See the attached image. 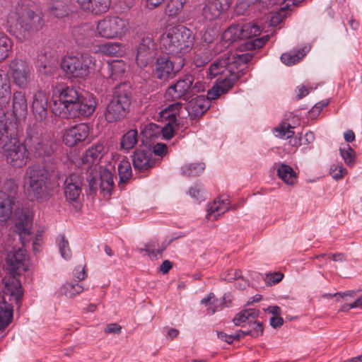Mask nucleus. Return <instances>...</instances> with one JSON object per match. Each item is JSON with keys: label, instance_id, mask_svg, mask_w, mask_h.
<instances>
[{"label": "nucleus", "instance_id": "37998d69", "mask_svg": "<svg viewBox=\"0 0 362 362\" xmlns=\"http://www.w3.org/2000/svg\"><path fill=\"white\" fill-rule=\"evenodd\" d=\"M187 0H168L165 7V13L173 19L181 13Z\"/></svg>", "mask_w": 362, "mask_h": 362}, {"label": "nucleus", "instance_id": "0e129e2a", "mask_svg": "<svg viewBox=\"0 0 362 362\" xmlns=\"http://www.w3.org/2000/svg\"><path fill=\"white\" fill-rule=\"evenodd\" d=\"M252 327L249 330V335L256 338L258 337L263 334V325L260 322H257L256 319L251 323Z\"/></svg>", "mask_w": 362, "mask_h": 362}, {"label": "nucleus", "instance_id": "473e14b6", "mask_svg": "<svg viewBox=\"0 0 362 362\" xmlns=\"http://www.w3.org/2000/svg\"><path fill=\"white\" fill-rule=\"evenodd\" d=\"M128 66L123 60H113L107 64V76L113 81L120 80L127 74Z\"/></svg>", "mask_w": 362, "mask_h": 362}, {"label": "nucleus", "instance_id": "ea45409f", "mask_svg": "<svg viewBox=\"0 0 362 362\" xmlns=\"http://www.w3.org/2000/svg\"><path fill=\"white\" fill-rule=\"evenodd\" d=\"M259 312L255 308L243 310L235 315L233 321L237 326H243L244 323H252L259 315Z\"/></svg>", "mask_w": 362, "mask_h": 362}, {"label": "nucleus", "instance_id": "4468645a", "mask_svg": "<svg viewBox=\"0 0 362 362\" xmlns=\"http://www.w3.org/2000/svg\"><path fill=\"white\" fill-rule=\"evenodd\" d=\"M233 0H205L202 16L206 22L221 19L229 11Z\"/></svg>", "mask_w": 362, "mask_h": 362}, {"label": "nucleus", "instance_id": "2eb2a0df", "mask_svg": "<svg viewBox=\"0 0 362 362\" xmlns=\"http://www.w3.org/2000/svg\"><path fill=\"white\" fill-rule=\"evenodd\" d=\"M156 55V45L152 37L147 35L141 38L136 48V61L139 67L150 64Z\"/></svg>", "mask_w": 362, "mask_h": 362}, {"label": "nucleus", "instance_id": "5701e85b", "mask_svg": "<svg viewBox=\"0 0 362 362\" xmlns=\"http://www.w3.org/2000/svg\"><path fill=\"white\" fill-rule=\"evenodd\" d=\"M16 276V274H11L3 279V292L5 296H9V300H14L18 303L23 296V290L20 280Z\"/></svg>", "mask_w": 362, "mask_h": 362}, {"label": "nucleus", "instance_id": "f03ea898", "mask_svg": "<svg viewBox=\"0 0 362 362\" xmlns=\"http://www.w3.org/2000/svg\"><path fill=\"white\" fill-rule=\"evenodd\" d=\"M195 37L192 31L182 25L167 28L160 38V48L176 59L184 58L193 48Z\"/></svg>", "mask_w": 362, "mask_h": 362}, {"label": "nucleus", "instance_id": "ddd939ff", "mask_svg": "<svg viewBox=\"0 0 362 362\" xmlns=\"http://www.w3.org/2000/svg\"><path fill=\"white\" fill-rule=\"evenodd\" d=\"M8 74L11 76L16 86L26 88L32 76V66L25 60L14 59L8 65Z\"/></svg>", "mask_w": 362, "mask_h": 362}, {"label": "nucleus", "instance_id": "f3484780", "mask_svg": "<svg viewBox=\"0 0 362 362\" xmlns=\"http://www.w3.org/2000/svg\"><path fill=\"white\" fill-rule=\"evenodd\" d=\"M89 133L88 125L86 123H79L64 129L62 141L66 146L74 147L86 141Z\"/></svg>", "mask_w": 362, "mask_h": 362}, {"label": "nucleus", "instance_id": "6ab92c4d", "mask_svg": "<svg viewBox=\"0 0 362 362\" xmlns=\"http://www.w3.org/2000/svg\"><path fill=\"white\" fill-rule=\"evenodd\" d=\"M104 147L103 144H98L89 147L82 157V163L89 175L98 173L100 169V160L103 157Z\"/></svg>", "mask_w": 362, "mask_h": 362}, {"label": "nucleus", "instance_id": "bf43d9fd", "mask_svg": "<svg viewBox=\"0 0 362 362\" xmlns=\"http://www.w3.org/2000/svg\"><path fill=\"white\" fill-rule=\"evenodd\" d=\"M211 60V56L206 52H196L193 58V64L197 67H202Z\"/></svg>", "mask_w": 362, "mask_h": 362}, {"label": "nucleus", "instance_id": "5fc2aeb1", "mask_svg": "<svg viewBox=\"0 0 362 362\" xmlns=\"http://www.w3.org/2000/svg\"><path fill=\"white\" fill-rule=\"evenodd\" d=\"M57 242L61 256L64 259H70L71 257V251L69 247V242L65 239L64 235H59Z\"/></svg>", "mask_w": 362, "mask_h": 362}, {"label": "nucleus", "instance_id": "680f3d73", "mask_svg": "<svg viewBox=\"0 0 362 362\" xmlns=\"http://www.w3.org/2000/svg\"><path fill=\"white\" fill-rule=\"evenodd\" d=\"M329 173L334 180H338L346 175L347 170L341 164H333L330 167Z\"/></svg>", "mask_w": 362, "mask_h": 362}, {"label": "nucleus", "instance_id": "dca6fc26", "mask_svg": "<svg viewBox=\"0 0 362 362\" xmlns=\"http://www.w3.org/2000/svg\"><path fill=\"white\" fill-rule=\"evenodd\" d=\"M87 181L90 190L95 192L99 189L103 194V196L109 195L114 185L113 175L107 169L100 170L99 177L98 173L88 175Z\"/></svg>", "mask_w": 362, "mask_h": 362}, {"label": "nucleus", "instance_id": "c03bdc74", "mask_svg": "<svg viewBox=\"0 0 362 362\" xmlns=\"http://www.w3.org/2000/svg\"><path fill=\"white\" fill-rule=\"evenodd\" d=\"M201 304L206 307V311L209 315H212L223 308L222 303L215 297L213 293H210L206 297L202 298Z\"/></svg>", "mask_w": 362, "mask_h": 362}, {"label": "nucleus", "instance_id": "e433bc0d", "mask_svg": "<svg viewBox=\"0 0 362 362\" xmlns=\"http://www.w3.org/2000/svg\"><path fill=\"white\" fill-rule=\"evenodd\" d=\"M173 122L168 121V122L164 125L163 127H159L158 125L155 124H151L148 129V131L146 132L147 134V136L152 140L154 134L151 133V132H156V133H161L163 137L165 139H170L174 136L175 134V127L173 124Z\"/></svg>", "mask_w": 362, "mask_h": 362}, {"label": "nucleus", "instance_id": "338daca9", "mask_svg": "<svg viewBox=\"0 0 362 362\" xmlns=\"http://www.w3.org/2000/svg\"><path fill=\"white\" fill-rule=\"evenodd\" d=\"M284 277V274L281 272H274L267 274L266 281L267 284L274 285L280 282Z\"/></svg>", "mask_w": 362, "mask_h": 362}, {"label": "nucleus", "instance_id": "39448f33", "mask_svg": "<svg viewBox=\"0 0 362 362\" xmlns=\"http://www.w3.org/2000/svg\"><path fill=\"white\" fill-rule=\"evenodd\" d=\"M49 177L47 170L40 165H29L23 176V188L28 199L39 201L48 194Z\"/></svg>", "mask_w": 362, "mask_h": 362}, {"label": "nucleus", "instance_id": "4d7b16f0", "mask_svg": "<svg viewBox=\"0 0 362 362\" xmlns=\"http://www.w3.org/2000/svg\"><path fill=\"white\" fill-rule=\"evenodd\" d=\"M18 189V187L16 181L13 179H9L4 183L2 190H1L0 192H5L6 197H11V198L14 201L16 195L17 194Z\"/></svg>", "mask_w": 362, "mask_h": 362}, {"label": "nucleus", "instance_id": "0eeeda50", "mask_svg": "<svg viewBox=\"0 0 362 362\" xmlns=\"http://www.w3.org/2000/svg\"><path fill=\"white\" fill-rule=\"evenodd\" d=\"M132 96V91L129 84L124 83L117 86L105 108V119L108 122H115L125 117L129 111Z\"/></svg>", "mask_w": 362, "mask_h": 362}, {"label": "nucleus", "instance_id": "052dcab7", "mask_svg": "<svg viewBox=\"0 0 362 362\" xmlns=\"http://www.w3.org/2000/svg\"><path fill=\"white\" fill-rule=\"evenodd\" d=\"M40 62L42 64H47V62L55 64L57 63V59L54 54L51 51L44 50L38 54L36 64H40Z\"/></svg>", "mask_w": 362, "mask_h": 362}, {"label": "nucleus", "instance_id": "a878e982", "mask_svg": "<svg viewBox=\"0 0 362 362\" xmlns=\"http://www.w3.org/2000/svg\"><path fill=\"white\" fill-rule=\"evenodd\" d=\"M94 32L93 26L85 23L73 27L71 35L76 44L80 46H86L91 42V37Z\"/></svg>", "mask_w": 362, "mask_h": 362}, {"label": "nucleus", "instance_id": "4be33fe9", "mask_svg": "<svg viewBox=\"0 0 362 362\" xmlns=\"http://www.w3.org/2000/svg\"><path fill=\"white\" fill-rule=\"evenodd\" d=\"M82 179L76 174L69 175L64 181V194L69 202L76 201L81 193Z\"/></svg>", "mask_w": 362, "mask_h": 362}, {"label": "nucleus", "instance_id": "4c0bfd02", "mask_svg": "<svg viewBox=\"0 0 362 362\" xmlns=\"http://www.w3.org/2000/svg\"><path fill=\"white\" fill-rule=\"evenodd\" d=\"M14 202L11 197H6V193L0 192V222L6 221L13 212Z\"/></svg>", "mask_w": 362, "mask_h": 362}, {"label": "nucleus", "instance_id": "6e6552de", "mask_svg": "<svg viewBox=\"0 0 362 362\" xmlns=\"http://www.w3.org/2000/svg\"><path fill=\"white\" fill-rule=\"evenodd\" d=\"M127 18L107 15L95 23L94 35L105 40H122L129 31Z\"/></svg>", "mask_w": 362, "mask_h": 362}, {"label": "nucleus", "instance_id": "9d476101", "mask_svg": "<svg viewBox=\"0 0 362 362\" xmlns=\"http://www.w3.org/2000/svg\"><path fill=\"white\" fill-rule=\"evenodd\" d=\"M81 94L73 86H66L62 89L59 98L54 100L51 106L52 112L63 119H71L74 115L75 107Z\"/></svg>", "mask_w": 362, "mask_h": 362}, {"label": "nucleus", "instance_id": "49530a36", "mask_svg": "<svg viewBox=\"0 0 362 362\" xmlns=\"http://www.w3.org/2000/svg\"><path fill=\"white\" fill-rule=\"evenodd\" d=\"M84 288L78 283L66 282L61 288V292L69 298H74L81 293Z\"/></svg>", "mask_w": 362, "mask_h": 362}, {"label": "nucleus", "instance_id": "c9c22d12", "mask_svg": "<svg viewBox=\"0 0 362 362\" xmlns=\"http://www.w3.org/2000/svg\"><path fill=\"white\" fill-rule=\"evenodd\" d=\"M13 310L11 304L5 300L0 301V334L11 323Z\"/></svg>", "mask_w": 362, "mask_h": 362}, {"label": "nucleus", "instance_id": "6e6d98bb", "mask_svg": "<svg viewBox=\"0 0 362 362\" xmlns=\"http://www.w3.org/2000/svg\"><path fill=\"white\" fill-rule=\"evenodd\" d=\"M340 154L347 165L354 164L356 153L349 144H346L344 148H340Z\"/></svg>", "mask_w": 362, "mask_h": 362}, {"label": "nucleus", "instance_id": "69168bd1", "mask_svg": "<svg viewBox=\"0 0 362 362\" xmlns=\"http://www.w3.org/2000/svg\"><path fill=\"white\" fill-rule=\"evenodd\" d=\"M189 195L197 202L204 200V191L199 185H195L189 190Z\"/></svg>", "mask_w": 362, "mask_h": 362}, {"label": "nucleus", "instance_id": "412c9836", "mask_svg": "<svg viewBox=\"0 0 362 362\" xmlns=\"http://www.w3.org/2000/svg\"><path fill=\"white\" fill-rule=\"evenodd\" d=\"M83 11L94 16L106 13L110 8L111 0H74Z\"/></svg>", "mask_w": 362, "mask_h": 362}, {"label": "nucleus", "instance_id": "a19ab883", "mask_svg": "<svg viewBox=\"0 0 362 362\" xmlns=\"http://www.w3.org/2000/svg\"><path fill=\"white\" fill-rule=\"evenodd\" d=\"M308 52V49L304 47L296 52L283 53L281 56V61L286 66H293L300 62Z\"/></svg>", "mask_w": 362, "mask_h": 362}, {"label": "nucleus", "instance_id": "1a4fd4ad", "mask_svg": "<svg viewBox=\"0 0 362 362\" xmlns=\"http://www.w3.org/2000/svg\"><path fill=\"white\" fill-rule=\"evenodd\" d=\"M201 90H204L203 84L199 81L194 83V76L187 74L180 78L175 84L169 86L165 90L164 96L168 100L178 99L187 100Z\"/></svg>", "mask_w": 362, "mask_h": 362}, {"label": "nucleus", "instance_id": "f257e3e1", "mask_svg": "<svg viewBox=\"0 0 362 362\" xmlns=\"http://www.w3.org/2000/svg\"><path fill=\"white\" fill-rule=\"evenodd\" d=\"M206 77L211 80L217 78L216 83L207 93L209 99L216 100L233 86L240 75L238 67L231 64L230 57L224 55L211 63L206 71Z\"/></svg>", "mask_w": 362, "mask_h": 362}, {"label": "nucleus", "instance_id": "7ed1b4c3", "mask_svg": "<svg viewBox=\"0 0 362 362\" xmlns=\"http://www.w3.org/2000/svg\"><path fill=\"white\" fill-rule=\"evenodd\" d=\"M31 6V1L21 0L15 8L17 28L23 39L30 38L42 30L45 25L42 13L33 10Z\"/></svg>", "mask_w": 362, "mask_h": 362}, {"label": "nucleus", "instance_id": "cd10ccee", "mask_svg": "<svg viewBox=\"0 0 362 362\" xmlns=\"http://www.w3.org/2000/svg\"><path fill=\"white\" fill-rule=\"evenodd\" d=\"M28 112V103L25 94L17 90L12 95V113L16 119L25 118Z\"/></svg>", "mask_w": 362, "mask_h": 362}, {"label": "nucleus", "instance_id": "20e7f679", "mask_svg": "<svg viewBox=\"0 0 362 362\" xmlns=\"http://www.w3.org/2000/svg\"><path fill=\"white\" fill-rule=\"evenodd\" d=\"M95 58L88 52L64 55L60 67L65 76L70 80L85 79L94 71Z\"/></svg>", "mask_w": 362, "mask_h": 362}, {"label": "nucleus", "instance_id": "13d9d810", "mask_svg": "<svg viewBox=\"0 0 362 362\" xmlns=\"http://www.w3.org/2000/svg\"><path fill=\"white\" fill-rule=\"evenodd\" d=\"M36 67L37 71L45 76H53L57 69V63L53 64L52 62H47V64H42L40 62V64H36Z\"/></svg>", "mask_w": 362, "mask_h": 362}, {"label": "nucleus", "instance_id": "f704fd0d", "mask_svg": "<svg viewBox=\"0 0 362 362\" xmlns=\"http://www.w3.org/2000/svg\"><path fill=\"white\" fill-rule=\"evenodd\" d=\"M98 51L110 57H122L125 52V46L118 42H107L98 46Z\"/></svg>", "mask_w": 362, "mask_h": 362}, {"label": "nucleus", "instance_id": "864d4df0", "mask_svg": "<svg viewBox=\"0 0 362 362\" xmlns=\"http://www.w3.org/2000/svg\"><path fill=\"white\" fill-rule=\"evenodd\" d=\"M292 129L293 127L290 124L284 123L274 129V133L277 137L281 139H289L294 134V132Z\"/></svg>", "mask_w": 362, "mask_h": 362}, {"label": "nucleus", "instance_id": "2f4dec72", "mask_svg": "<svg viewBox=\"0 0 362 362\" xmlns=\"http://www.w3.org/2000/svg\"><path fill=\"white\" fill-rule=\"evenodd\" d=\"M11 95V86L8 74L0 69V107H5L9 102ZM1 115H4L1 112Z\"/></svg>", "mask_w": 362, "mask_h": 362}, {"label": "nucleus", "instance_id": "f8f14e48", "mask_svg": "<svg viewBox=\"0 0 362 362\" xmlns=\"http://www.w3.org/2000/svg\"><path fill=\"white\" fill-rule=\"evenodd\" d=\"M172 57V56H160L156 59L153 69V73L156 78L162 81H167L173 78L185 66V58H179L174 62Z\"/></svg>", "mask_w": 362, "mask_h": 362}, {"label": "nucleus", "instance_id": "423d86ee", "mask_svg": "<svg viewBox=\"0 0 362 362\" xmlns=\"http://www.w3.org/2000/svg\"><path fill=\"white\" fill-rule=\"evenodd\" d=\"M6 123V133H0V146L5 160L13 168H21L26 165L29 158V151L26 143L22 142L16 136L8 134V127Z\"/></svg>", "mask_w": 362, "mask_h": 362}, {"label": "nucleus", "instance_id": "7c9ffc66", "mask_svg": "<svg viewBox=\"0 0 362 362\" xmlns=\"http://www.w3.org/2000/svg\"><path fill=\"white\" fill-rule=\"evenodd\" d=\"M71 0H51L47 7L49 16L57 18L66 17L70 11Z\"/></svg>", "mask_w": 362, "mask_h": 362}, {"label": "nucleus", "instance_id": "a18cd8bd", "mask_svg": "<svg viewBox=\"0 0 362 362\" xmlns=\"http://www.w3.org/2000/svg\"><path fill=\"white\" fill-rule=\"evenodd\" d=\"M119 174V186L124 185L132 176V170L129 160H122L117 167Z\"/></svg>", "mask_w": 362, "mask_h": 362}, {"label": "nucleus", "instance_id": "3c124183", "mask_svg": "<svg viewBox=\"0 0 362 362\" xmlns=\"http://www.w3.org/2000/svg\"><path fill=\"white\" fill-rule=\"evenodd\" d=\"M262 28L257 23L249 22L243 25V39L252 38L260 35Z\"/></svg>", "mask_w": 362, "mask_h": 362}, {"label": "nucleus", "instance_id": "aec40b11", "mask_svg": "<svg viewBox=\"0 0 362 362\" xmlns=\"http://www.w3.org/2000/svg\"><path fill=\"white\" fill-rule=\"evenodd\" d=\"M33 220V212L28 209H22L16 214V232L23 245L25 244V237L31 233Z\"/></svg>", "mask_w": 362, "mask_h": 362}, {"label": "nucleus", "instance_id": "c85d7f7f", "mask_svg": "<svg viewBox=\"0 0 362 362\" xmlns=\"http://www.w3.org/2000/svg\"><path fill=\"white\" fill-rule=\"evenodd\" d=\"M229 209V201L227 197H218L208 205L206 218L216 220Z\"/></svg>", "mask_w": 362, "mask_h": 362}, {"label": "nucleus", "instance_id": "774afa93", "mask_svg": "<svg viewBox=\"0 0 362 362\" xmlns=\"http://www.w3.org/2000/svg\"><path fill=\"white\" fill-rule=\"evenodd\" d=\"M329 104L328 100H322L316 103L309 112L311 117H315L320 114L321 110Z\"/></svg>", "mask_w": 362, "mask_h": 362}, {"label": "nucleus", "instance_id": "8fccbe9b", "mask_svg": "<svg viewBox=\"0 0 362 362\" xmlns=\"http://www.w3.org/2000/svg\"><path fill=\"white\" fill-rule=\"evenodd\" d=\"M204 168L205 165L202 163L186 164L181 168V173L185 176H197L204 171Z\"/></svg>", "mask_w": 362, "mask_h": 362}, {"label": "nucleus", "instance_id": "58836bf2", "mask_svg": "<svg viewBox=\"0 0 362 362\" xmlns=\"http://www.w3.org/2000/svg\"><path fill=\"white\" fill-rule=\"evenodd\" d=\"M277 175L287 185H293L298 180L297 173L290 165L284 163L279 166Z\"/></svg>", "mask_w": 362, "mask_h": 362}, {"label": "nucleus", "instance_id": "bb28decb", "mask_svg": "<svg viewBox=\"0 0 362 362\" xmlns=\"http://www.w3.org/2000/svg\"><path fill=\"white\" fill-rule=\"evenodd\" d=\"M47 100L48 98L45 92L40 90L34 93L32 109L36 119L41 121L46 118Z\"/></svg>", "mask_w": 362, "mask_h": 362}, {"label": "nucleus", "instance_id": "72a5a7b5", "mask_svg": "<svg viewBox=\"0 0 362 362\" xmlns=\"http://www.w3.org/2000/svg\"><path fill=\"white\" fill-rule=\"evenodd\" d=\"M183 110L185 107L182 103L175 102L162 108L159 111V115L162 119L176 122L177 117L180 115Z\"/></svg>", "mask_w": 362, "mask_h": 362}, {"label": "nucleus", "instance_id": "79ce46f5", "mask_svg": "<svg viewBox=\"0 0 362 362\" xmlns=\"http://www.w3.org/2000/svg\"><path fill=\"white\" fill-rule=\"evenodd\" d=\"M138 142V132L136 129L127 131L121 138L120 146L125 151L134 148Z\"/></svg>", "mask_w": 362, "mask_h": 362}, {"label": "nucleus", "instance_id": "de8ad7c7", "mask_svg": "<svg viewBox=\"0 0 362 362\" xmlns=\"http://www.w3.org/2000/svg\"><path fill=\"white\" fill-rule=\"evenodd\" d=\"M167 245L163 243L161 245L158 243V240L152 239L142 250L145 251L150 257H156L158 254H161L166 248Z\"/></svg>", "mask_w": 362, "mask_h": 362}, {"label": "nucleus", "instance_id": "c756f323", "mask_svg": "<svg viewBox=\"0 0 362 362\" xmlns=\"http://www.w3.org/2000/svg\"><path fill=\"white\" fill-rule=\"evenodd\" d=\"M209 103L202 96H197L190 100L185 110L192 118L202 116L209 108Z\"/></svg>", "mask_w": 362, "mask_h": 362}, {"label": "nucleus", "instance_id": "e2e57ef3", "mask_svg": "<svg viewBox=\"0 0 362 362\" xmlns=\"http://www.w3.org/2000/svg\"><path fill=\"white\" fill-rule=\"evenodd\" d=\"M253 54L250 52L237 54L234 56L231 60V64H233L237 67V64H246L252 60Z\"/></svg>", "mask_w": 362, "mask_h": 362}, {"label": "nucleus", "instance_id": "a211bd4d", "mask_svg": "<svg viewBox=\"0 0 362 362\" xmlns=\"http://www.w3.org/2000/svg\"><path fill=\"white\" fill-rule=\"evenodd\" d=\"M28 256L23 248L13 249L8 253L6 267L11 274L21 275L28 269Z\"/></svg>", "mask_w": 362, "mask_h": 362}, {"label": "nucleus", "instance_id": "09e8293b", "mask_svg": "<svg viewBox=\"0 0 362 362\" xmlns=\"http://www.w3.org/2000/svg\"><path fill=\"white\" fill-rule=\"evenodd\" d=\"M243 25H232L223 33V37L230 42L236 41L238 39H243Z\"/></svg>", "mask_w": 362, "mask_h": 362}, {"label": "nucleus", "instance_id": "9b49d317", "mask_svg": "<svg viewBox=\"0 0 362 362\" xmlns=\"http://www.w3.org/2000/svg\"><path fill=\"white\" fill-rule=\"evenodd\" d=\"M29 154L35 158L50 157L54 153V142L42 136L34 127H29L25 139Z\"/></svg>", "mask_w": 362, "mask_h": 362}, {"label": "nucleus", "instance_id": "b1692460", "mask_svg": "<svg viewBox=\"0 0 362 362\" xmlns=\"http://www.w3.org/2000/svg\"><path fill=\"white\" fill-rule=\"evenodd\" d=\"M151 157V151L136 149L132 156L134 170L145 173L151 168L154 164Z\"/></svg>", "mask_w": 362, "mask_h": 362}, {"label": "nucleus", "instance_id": "393cba45", "mask_svg": "<svg viewBox=\"0 0 362 362\" xmlns=\"http://www.w3.org/2000/svg\"><path fill=\"white\" fill-rule=\"evenodd\" d=\"M96 106L97 102L93 95L86 96L81 95L77 102V107H75L76 112H74V115H71V118H77L80 116L88 117L95 112Z\"/></svg>", "mask_w": 362, "mask_h": 362}, {"label": "nucleus", "instance_id": "603ef678", "mask_svg": "<svg viewBox=\"0 0 362 362\" xmlns=\"http://www.w3.org/2000/svg\"><path fill=\"white\" fill-rule=\"evenodd\" d=\"M12 42L7 35L0 33V62H3L11 49Z\"/></svg>", "mask_w": 362, "mask_h": 362}]
</instances>
